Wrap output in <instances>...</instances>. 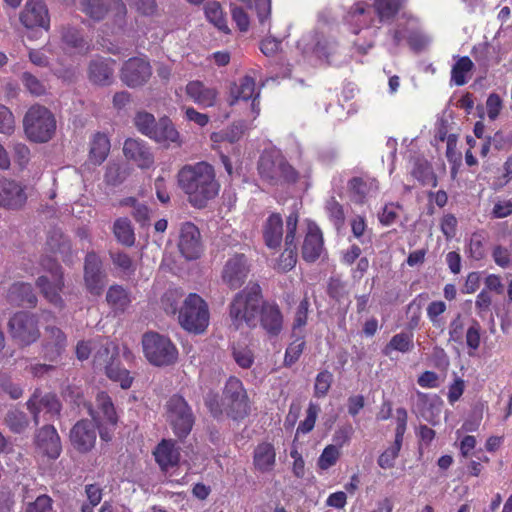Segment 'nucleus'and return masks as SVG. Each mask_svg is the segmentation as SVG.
I'll use <instances>...</instances> for the list:
<instances>
[{
	"instance_id": "f257e3e1",
	"label": "nucleus",
	"mask_w": 512,
	"mask_h": 512,
	"mask_svg": "<svg viewBox=\"0 0 512 512\" xmlns=\"http://www.w3.org/2000/svg\"><path fill=\"white\" fill-rule=\"evenodd\" d=\"M177 178L180 189L195 208H205L219 193L220 185L216 180L214 168L207 162L183 166Z\"/></svg>"
},
{
	"instance_id": "f03ea898",
	"label": "nucleus",
	"mask_w": 512,
	"mask_h": 512,
	"mask_svg": "<svg viewBox=\"0 0 512 512\" xmlns=\"http://www.w3.org/2000/svg\"><path fill=\"white\" fill-rule=\"evenodd\" d=\"M205 404L214 417L224 413L233 420H242L250 413V402L243 383L236 377H230L222 390V395L208 394Z\"/></svg>"
},
{
	"instance_id": "7ed1b4c3",
	"label": "nucleus",
	"mask_w": 512,
	"mask_h": 512,
	"mask_svg": "<svg viewBox=\"0 0 512 512\" xmlns=\"http://www.w3.org/2000/svg\"><path fill=\"white\" fill-rule=\"evenodd\" d=\"M262 302V291L258 283H249L236 293L229 305V316L235 328L239 329L244 324L255 327Z\"/></svg>"
},
{
	"instance_id": "20e7f679",
	"label": "nucleus",
	"mask_w": 512,
	"mask_h": 512,
	"mask_svg": "<svg viewBox=\"0 0 512 512\" xmlns=\"http://www.w3.org/2000/svg\"><path fill=\"white\" fill-rule=\"evenodd\" d=\"M93 365L97 369H104L107 377L119 382L121 388L128 389L132 385L133 378L129 371L122 369L118 363V347L112 342L93 343Z\"/></svg>"
},
{
	"instance_id": "39448f33",
	"label": "nucleus",
	"mask_w": 512,
	"mask_h": 512,
	"mask_svg": "<svg viewBox=\"0 0 512 512\" xmlns=\"http://www.w3.org/2000/svg\"><path fill=\"white\" fill-rule=\"evenodd\" d=\"M23 128L30 141L46 143L55 135L56 119L45 106L33 105L23 118Z\"/></svg>"
},
{
	"instance_id": "423d86ee",
	"label": "nucleus",
	"mask_w": 512,
	"mask_h": 512,
	"mask_svg": "<svg viewBox=\"0 0 512 512\" xmlns=\"http://www.w3.org/2000/svg\"><path fill=\"white\" fill-rule=\"evenodd\" d=\"M258 172L263 180L272 185L283 182L294 183L298 179L297 171L276 150L264 151L262 153L258 161Z\"/></svg>"
},
{
	"instance_id": "0eeeda50",
	"label": "nucleus",
	"mask_w": 512,
	"mask_h": 512,
	"mask_svg": "<svg viewBox=\"0 0 512 512\" xmlns=\"http://www.w3.org/2000/svg\"><path fill=\"white\" fill-rule=\"evenodd\" d=\"M177 318L187 332L202 334L209 325L208 305L198 294L190 293L185 297Z\"/></svg>"
},
{
	"instance_id": "6e6552de",
	"label": "nucleus",
	"mask_w": 512,
	"mask_h": 512,
	"mask_svg": "<svg viewBox=\"0 0 512 512\" xmlns=\"http://www.w3.org/2000/svg\"><path fill=\"white\" fill-rule=\"evenodd\" d=\"M142 345L145 357L154 366L172 365L177 360V348L166 336L155 332L145 333Z\"/></svg>"
},
{
	"instance_id": "1a4fd4ad",
	"label": "nucleus",
	"mask_w": 512,
	"mask_h": 512,
	"mask_svg": "<svg viewBox=\"0 0 512 512\" xmlns=\"http://www.w3.org/2000/svg\"><path fill=\"white\" fill-rule=\"evenodd\" d=\"M42 266L46 271V274L39 276L36 279V286L40 289V292L51 304L62 307L63 299L60 295L64 288V276L62 267L60 264L51 259H45L42 261Z\"/></svg>"
},
{
	"instance_id": "9d476101",
	"label": "nucleus",
	"mask_w": 512,
	"mask_h": 512,
	"mask_svg": "<svg viewBox=\"0 0 512 512\" xmlns=\"http://www.w3.org/2000/svg\"><path fill=\"white\" fill-rule=\"evenodd\" d=\"M165 407L166 418L174 434L180 439L186 438L191 432L195 420L186 400L180 395H173Z\"/></svg>"
},
{
	"instance_id": "9b49d317",
	"label": "nucleus",
	"mask_w": 512,
	"mask_h": 512,
	"mask_svg": "<svg viewBox=\"0 0 512 512\" xmlns=\"http://www.w3.org/2000/svg\"><path fill=\"white\" fill-rule=\"evenodd\" d=\"M8 331L12 340L22 347L29 346L40 338L38 318L24 311L16 312L9 319Z\"/></svg>"
},
{
	"instance_id": "f8f14e48",
	"label": "nucleus",
	"mask_w": 512,
	"mask_h": 512,
	"mask_svg": "<svg viewBox=\"0 0 512 512\" xmlns=\"http://www.w3.org/2000/svg\"><path fill=\"white\" fill-rule=\"evenodd\" d=\"M92 420L82 419L74 424L69 433V438L73 448L79 453L90 452L97 439L98 418L90 410Z\"/></svg>"
},
{
	"instance_id": "ddd939ff",
	"label": "nucleus",
	"mask_w": 512,
	"mask_h": 512,
	"mask_svg": "<svg viewBox=\"0 0 512 512\" xmlns=\"http://www.w3.org/2000/svg\"><path fill=\"white\" fill-rule=\"evenodd\" d=\"M33 443L37 451L50 460L58 459L62 453L61 438L51 424H45L35 430Z\"/></svg>"
},
{
	"instance_id": "4468645a",
	"label": "nucleus",
	"mask_w": 512,
	"mask_h": 512,
	"mask_svg": "<svg viewBox=\"0 0 512 512\" xmlns=\"http://www.w3.org/2000/svg\"><path fill=\"white\" fill-rule=\"evenodd\" d=\"M106 273L101 258L94 252H88L84 259V284L93 295H100L104 289Z\"/></svg>"
},
{
	"instance_id": "2eb2a0df",
	"label": "nucleus",
	"mask_w": 512,
	"mask_h": 512,
	"mask_svg": "<svg viewBox=\"0 0 512 512\" xmlns=\"http://www.w3.org/2000/svg\"><path fill=\"white\" fill-rule=\"evenodd\" d=\"M152 69L146 60L139 57L128 59L122 66L120 71L121 81L131 88L144 85L150 79Z\"/></svg>"
},
{
	"instance_id": "dca6fc26",
	"label": "nucleus",
	"mask_w": 512,
	"mask_h": 512,
	"mask_svg": "<svg viewBox=\"0 0 512 512\" xmlns=\"http://www.w3.org/2000/svg\"><path fill=\"white\" fill-rule=\"evenodd\" d=\"M249 265L244 254H235L223 266L221 279L230 289L240 288L249 274Z\"/></svg>"
},
{
	"instance_id": "f3484780",
	"label": "nucleus",
	"mask_w": 512,
	"mask_h": 512,
	"mask_svg": "<svg viewBox=\"0 0 512 512\" xmlns=\"http://www.w3.org/2000/svg\"><path fill=\"white\" fill-rule=\"evenodd\" d=\"M80 9L93 20H102L108 11L123 20L127 9L122 0H79Z\"/></svg>"
},
{
	"instance_id": "a211bd4d",
	"label": "nucleus",
	"mask_w": 512,
	"mask_h": 512,
	"mask_svg": "<svg viewBox=\"0 0 512 512\" xmlns=\"http://www.w3.org/2000/svg\"><path fill=\"white\" fill-rule=\"evenodd\" d=\"M178 248L187 260L198 259L203 251L200 231L191 222L181 225Z\"/></svg>"
},
{
	"instance_id": "6ab92c4d",
	"label": "nucleus",
	"mask_w": 512,
	"mask_h": 512,
	"mask_svg": "<svg viewBox=\"0 0 512 512\" xmlns=\"http://www.w3.org/2000/svg\"><path fill=\"white\" fill-rule=\"evenodd\" d=\"M27 409L33 416L35 425L39 424V415L42 410L49 414L51 418L60 414L62 405L55 394L46 393L44 395L36 389L30 399L27 401Z\"/></svg>"
},
{
	"instance_id": "aec40b11",
	"label": "nucleus",
	"mask_w": 512,
	"mask_h": 512,
	"mask_svg": "<svg viewBox=\"0 0 512 512\" xmlns=\"http://www.w3.org/2000/svg\"><path fill=\"white\" fill-rule=\"evenodd\" d=\"M298 215L291 213L286 220V237H285V250L280 255L277 269L281 272L291 270L297 260L296 245L294 244L295 232L297 229Z\"/></svg>"
},
{
	"instance_id": "412c9836",
	"label": "nucleus",
	"mask_w": 512,
	"mask_h": 512,
	"mask_svg": "<svg viewBox=\"0 0 512 512\" xmlns=\"http://www.w3.org/2000/svg\"><path fill=\"white\" fill-rule=\"evenodd\" d=\"M27 201L25 187L15 180L0 179V206L6 209L17 210Z\"/></svg>"
},
{
	"instance_id": "4be33fe9",
	"label": "nucleus",
	"mask_w": 512,
	"mask_h": 512,
	"mask_svg": "<svg viewBox=\"0 0 512 512\" xmlns=\"http://www.w3.org/2000/svg\"><path fill=\"white\" fill-rule=\"evenodd\" d=\"M20 21L26 28L40 27L47 30L50 18L46 5L39 0H27L20 14Z\"/></svg>"
},
{
	"instance_id": "5701e85b",
	"label": "nucleus",
	"mask_w": 512,
	"mask_h": 512,
	"mask_svg": "<svg viewBox=\"0 0 512 512\" xmlns=\"http://www.w3.org/2000/svg\"><path fill=\"white\" fill-rule=\"evenodd\" d=\"M124 156L136 163L141 169H148L154 164V156L150 147L142 140L128 138L123 145Z\"/></svg>"
},
{
	"instance_id": "b1692460",
	"label": "nucleus",
	"mask_w": 512,
	"mask_h": 512,
	"mask_svg": "<svg viewBox=\"0 0 512 512\" xmlns=\"http://www.w3.org/2000/svg\"><path fill=\"white\" fill-rule=\"evenodd\" d=\"M6 299L14 307L35 308L38 302L34 288L30 283H13L7 291Z\"/></svg>"
},
{
	"instance_id": "393cba45",
	"label": "nucleus",
	"mask_w": 512,
	"mask_h": 512,
	"mask_svg": "<svg viewBox=\"0 0 512 512\" xmlns=\"http://www.w3.org/2000/svg\"><path fill=\"white\" fill-rule=\"evenodd\" d=\"M258 316L261 327L270 336H277L281 332L283 316L278 305L263 301Z\"/></svg>"
},
{
	"instance_id": "a878e982",
	"label": "nucleus",
	"mask_w": 512,
	"mask_h": 512,
	"mask_svg": "<svg viewBox=\"0 0 512 512\" xmlns=\"http://www.w3.org/2000/svg\"><path fill=\"white\" fill-rule=\"evenodd\" d=\"M443 401L437 395L417 392V412L426 422L436 425L439 420Z\"/></svg>"
},
{
	"instance_id": "bb28decb",
	"label": "nucleus",
	"mask_w": 512,
	"mask_h": 512,
	"mask_svg": "<svg viewBox=\"0 0 512 512\" xmlns=\"http://www.w3.org/2000/svg\"><path fill=\"white\" fill-rule=\"evenodd\" d=\"M67 338L64 332L56 326L45 328V358L50 362H57V359L65 350Z\"/></svg>"
},
{
	"instance_id": "cd10ccee",
	"label": "nucleus",
	"mask_w": 512,
	"mask_h": 512,
	"mask_svg": "<svg viewBox=\"0 0 512 512\" xmlns=\"http://www.w3.org/2000/svg\"><path fill=\"white\" fill-rule=\"evenodd\" d=\"M187 96L201 107H211L215 104L217 91L206 87L201 81H190L186 85Z\"/></svg>"
},
{
	"instance_id": "c85d7f7f",
	"label": "nucleus",
	"mask_w": 512,
	"mask_h": 512,
	"mask_svg": "<svg viewBox=\"0 0 512 512\" xmlns=\"http://www.w3.org/2000/svg\"><path fill=\"white\" fill-rule=\"evenodd\" d=\"M283 237V220L280 214H271L263 228V238L265 244L270 249H276L280 246Z\"/></svg>"
},
{
	"instance_id": "c756f323",
	"label": "nucleus",
	"mask_w": 512,
	"mask_h": 512,
	"mask_svg": "<svg viewBox=\"0 0 512 512\" xmlns=\"http://www.w3.org/2000/svg\"><path fill=\"white\" fill-rule=\"evenodd\" d=\"M113 61L104 59L92 60L88 67L89 80L96 85H109L113 80Z\"/></svg>"
},
{
	"instance_id": "7c9ffc66",
	"label": "nucleus",
	"mask_w": 512,
	"mask_h": 512,
	"mask_svg": "<svg viewBox=\"0 0 512 512\" xmlns=\"http://www.w3.org/2000/svg\"><path fill=\"white\" fill-rule=\"evenodd\" d=\"M323 251V237L318 228L309 229L302 246V256L308 262L317 260Z\"/></svg>"
},
{
	"instance_id": "2f4dec72",
	"label": "nucleus",
	"mask_w": 512,
	"mask_h": 512,
	"mask_svg": "<svg viewBox=\"0 0 512 512\" xmlns=\"http://www.w3.org/2000/svg\"><path fill=\"white\" fill-rule=\"evenodd\" d=\"M276 453L272 444L260 443L254 450L253 463L260 472H270L275 465Z\"/></svg>"
},
{
	"instance_id": "473e14b6",
	"label": "nucleus",
	"mask_w": 512,
	"mask_h": 512,
	"mask_svg": "<svg viewBox=\"0 0 512 512\" xmlns=\"http://www.w3.org/2000/svg\"><path fill=\"white\" fill-rule=\"evenodd\" d=\"M154 141L158 143H179V133L175 129L174 125L172 124L171 120L167 117L160 118L159 121H157L156 126L153 129V132L151 133L150 137Z\"/></svg>"
},
{
	"instance_id": "72a5a7b5",
	"label": "nucleus",
	"mask_w": 512,
	"mask_h": 512,
	"mask_svg": "<svg viewBox=\"0 0 512 512\" xmlns=\"http://www.w3.org/2000/svg\"><path fill=\"white\" fill-rule=\"evenodd\" d=\"M154 455L159 466L165 470L176 466L179 462V452L172 440H162L157 446Z\"/></svg>"
},
{
	"instance_id": "f704fd0d",
	"label": "nucleus",
	"mask_w": 512,
	"mask_h": 512,
	"mask_svg": "<svg viewBox=\"0 0 512 512\" xmlns=\"http://www.w3.org/2000/svg\"><path fill=\"white\" fill-rule=\"evenodd\" d=\"M185 293L181 288H170L160 298V307L167 315L178 316Z\"/></svg>"
},
{
	"instance_id": "c9c22d12",
	"label": "nucleus",
	"mask_w": 512,
	"mask_h": 512,
	"mask_svg": "<svg viewBox=\"0 0 512 512\" xmlns=\"http://www.w3.org/2000/svg\"><path fill=\"white\" fill-rule=\"evenodd\" d=\"M106 301L114 312L123 313L131 303L129 292L121 285H112L106 294Z\"/></svg>"
},
{
	"instance_id": "e433bc0d",
	"label": "nucleus",
	"mask_w": 512,
	"mask_h": 512,
	"mask_svg": "<svg viewBox=\"0 0 512 512\" xmlns=\"http://www.w3.org/2000/svg\"><path fill=\"white\" fill-rule=\"evenodd\" d=\"M110 151V141L103 133H96L90 143L89 159L95 165L105 161Z\"/></svg>"
},
{
	"instance_id": "4c0bfd02",
	"label": "nucleus",
	"mask_w": 512,
	"mask_h": 512,
	"mask_svg": "<svg viewBox=\"0 0 512 512\" xmlns=\"http://www.w3.org/2000/svg\"><path fill=\"white\" fill-rule=\"evenodd\" d=\"M254 91H255L254 79L250 76H244L243 78L240 79L239 85L234 83V84H232V86L230 88V93L233 98V100L231 101V105H233L239 99L247 101V100L253 98Z\"/></svg>"
},
{
	"instance_id": "58836bf2",
	"label": "nucleus",
	"mask_w": 512,
	"mask_h": 512,
	"mask_svg": "<svg viewBox=\"0 0 512 512\" xmlns=\"http://www.w3.org/2000/svg\"><path fill=\"white\" fill-rule=\"evenodd\" d=\"M113 232L121 244L125 246H132L135 243V235L128 218H119L114 222Z\"/></svg>"
},
{
	"instance_id": "ea45409f",
	"label": "nucleus",
	"mask_w": 512,
	"mask_h": 512,
	"mask_svg": "<svg viewBox=\"0 0 512 512\" xmlns=\"http://www.w3.org/2000/svg\"><path fill=\"white\" fill-rule=\"evenodd\" d=\"M47 245L54 253L62 255L71 254V243L69 239L58 229H53L49 232L47 238Z\"/></svg>"
},
{
	"instance_id": "a19ab883",
	"label": "nucleus",
	"mask_w": 512,
	"mask_h": 512,
	"mask_svg": "<svg viewBox=\"0 0 512 512\" xmlns=\"http://www.w3.org/2000/svg\"><path fill=\"white\" fill-rule=\"evenodd\" d=\"M62 42L69 48L82 51L88 48L80 31L72 26H63L61 29Z\"/></svg>"
},
{
	"instance_id": "79ce46f5",
	"label": "nucleus",
	"mask_w": 512,
	"mask_h": 512,
	"mask_svg": "<svg viewBox=\"0 0 512 512\" xmlns=\"http://www.w3.org/2000/svg\"><path fill=\"white\" fill-rule=\"evenodd\" d=\"M205 14L209 22L216 26L220 31L229 33L230 29L223 16V11L220 4L216 1H210L205 6Z\"/></svg>"
},
{
	"instance_id": "37998d69",
	"label": "nucleus",
	"mask_w": 512,
	"mask_h": 512,
	"mask_svg": "<svg viewBox=\"0 0 512 512\" xmlns=\"http://www.w3.org/2000/svg\"><path fill=\"white\" fill-rule=\"evenodd\" d=\"M4 422L16 434L22 433L29 425L26 414L19 410H9L5 415Z\"/></svg>"
},
{
	"instance_id": "c03bdc74",
	"label": "nucleus",
	"mask_w": 512,
	"mask_h": 512,
	"mask_svg": "<svg viewBox=\"0 0 512 512\" xmlns=\"http://www.w3.org/2000/svg\"><path fill=\"white\" fill-rule=\"evenodd\" d=\"M474 64L468 56L461 57L453 65L451 79L457 86H463L466 83L465 73L472 70Z\"/></svg>"
},
{
	"instance_id": "a18cd8bd",
	"label": "nucleus",
	"mask_w": 512,
	"mask_h": 512,
	"mask_svg": "<svg viewBox=\"0 0 512 512\" xmlns=\"http://www.w3.org/2000/svg\"><path fill=\"white\" fill-rule=\"evenodd\" d=\"M403 0H376L374 7L381 21L393 18L402 6Z\"/></svg>"
},
{
	"instance_id": "49530a36",
	"label": "nucleus",
	"mask_w": 512,
	"mask_h": 512,
	"mask_svg": "<svg viewBox=\"0 0 512 512\" xmlns=\"http://www.w3.org/2000/svg\"><path fill=\"white\" fill-rule=\"evenodd\" d=\"M96 402L98 409L103 414V418L108 423L115 425L117 423V415L111 398L105 392H100L97 395Z\"/></svg>"
},
{
	"instance_id": "de8ad7c7",
	"label": "nucleus",
	"mask_w": 512,
	"mask_h": 512,
	"mask_svg": "<svg viewBox=\"0 0 512 512\" xmlns=\"http://www.w3.org/2000/svg\"><path fill=\"white\" fill-rule=\"evenodd\" d=\"M295 339L288 346L285 352L284 363L287 366L294 364L301 356L305 347L304 334L299 333L298 335H292Z\"/></svg>"
},
{
	"instance_id": "09e8293b",
	"label": "nucleus",
	"mask_w": 512,
	"mask_h": 512,
	"mask_svg": "<svg viewBox=\"0 0 512 512\" xmlns=\"http://www.w3.org/2000/svg\"><path fill=\"white\" fill-rule=\"evenodd\" d=\"M110 258L115 267L127 275H132L136 271V265L131 257L120 251H110Z\"/></svg>"
},
{
	"instance_id": "8fccbe9b",
	"label": "nucleus",
	"mask_w": 512,
	"mask_h": 512,
	"mask_svg": "<svg viewBox=\"0 0 512 512\" xmlns=\"http://www.w3.org/2000/svg\"><path fill=\"white\" fill-rule=\"evenodd\" d=\"M156 123L154 115L145 111L137 112L134 117V125L138 131L148 137H150L153 132Z\"/></svg>"
},
{
	"instance_id": "3c124183",
	"label": "nucleus",
	"mask_w": 512,
	"mask_h": 512,
	"mask_svg": "<svg viewBox=\"0 0 512 512\" xmlns=\"http://www.w3.org/2000/svg\"><path fill=\"white\" fill-rule=\"evenodd\" d=\"M21 81L26 90L34 96H42L46 93L45 84L30 72H23Z\"/></svg>"
},
{
	"instance_id": "603ef678",
	"label": "nucleus",
	"mask_w": 512,
	"mask_h": 512,
	"mask_svg": "<svg viewBox=\"0 0 512 512\" xmlns=\"http://www.w3.org/2000/svg\"><path fill=\"white\" fill-rule=\"evenodd\" d=\"M348 187L352 201L358 204L364 203L368 191L366 182L360 177H353L349 181Z\"/></svg>"
},
{
	"instance_id": "864d4df0",
	"label": "nucleus",
	"mask_w": 512,
	"mask_h": 512,
	"mask_svg": "<svg viewBox=\"0 0 512 512\" xmlns=\"http://www.w3.org/2000/svg\"><path fill=\"white\" fill-rule=\"evenodd\" d=\"M481 324L472 319L465 334L466 345L470 350L476 351L481 343Z\"/></svg>"
},
{
	"instance_id": "5fc2aeb1",
	"label": "nucleus",
	"mask_w": 512,
	"mask_h": 512,
	"mask_svg": "<svg viewBox=\"0 0 512 512\" xmlns=\"http://www.w3.org/2000/svg\"><path fill=\"white\" fill-rule=\"evenodd\" d=\"M308 308H309L308 299L307 298L302 299L301 302L299 303L296 313H295V318H294V323H293V328H292V335H298L299 333H303L302 329L307 323Z\"/></svg>"
},
{
	"instance_id": "6e6d98bb",
	"label": "nucleus",
	"mask_w": 512,
	"mask_h": 512,
	"mask_svg": "<svg viewBox=\"0 0 512 512\" xmlns=\"http://www.w3.org/2000/svg\"><path fill=\"white\" fill-rule=\"evenodd\" d=\"M333 381V375L328 370L320 372L315 379L314 395L317 398L326 396Z\"/></svg>"
},
{
	"instance_id": "4d7b16f0",
	"label": "nucleus",
	"mask_w": 512,
	"mask_h": 512,
	"mask_svg": "<svg viewBox=\"0 0 512 512\" xmlns=\"http://www.w3.org/2000/svg\"><path fill=\"white\" fill-rule=\"evenodd\" d=\"M413 348L412 335L407 333H399L394 335L389 341L386 349L396 350L406 353Z\"/></svg>"
},
{
	"instance_id": "13d9d810",
	"label": "nucleus",
	"mask_w": 512,
	"mask_h": 512,
	"mask_svg": "<svg viewBox=\"0 0 512 512\" xmlns=\"http://www.w3.org/2000/svg\"><path fill=\"white\" fill-rule=\"evenodd\" d=\"M339 456L340 452L336 445H328L318 459V467L322 470L330 468L337 462Z\"/></svg>"
},
{
	"instance_id": "bf43d9fd",
	"label": "nucleus",
	"mask_w": 512,
	"mask_h": 512,
	"mask_svg": "<svg viewBox=\"0 0 512 512\" xmlns=\"http://www.w3.org/2000/svg\"><path fill=\"white\" fill-rule=\"evenodd\" d=\"M125 178L126 173L119 164L110 163L107 165L104 179L108 185L117 186L121 184Z\"/></svg>"
},
{
	"instance_id": "052dcab7",
	"label": "nucleus",
	"mask_w": 512,
	"mask_h": 512,
	"mask_svg": "<svg viewBox=\"0 0 512 512\" xmlns=\"http://www.w3.org/2000/svg\"><path fill=\"white\" fill-rule=\"evenodd\" d=\"M15 130V118L13 113L0 104V133L11 135Z\"/></svg>"
},
{
	"instance_id": "680f3d73",
	"label": "nucleus",
	"mask_w": 512,
	"mask_h": 512,
	"mask_svg": "<svg viewBox=\"0 0 512 512\" xmlns=\"http://www.w3.org/2000/svg\"><path fill=\"white\" fill-rule=\"evenodd\" d=\"M413 176L424 185L431 184L433 187L437 185L435 174L428 164L417 165L413 170Z\"/></svg>"
},
{
	"instance_id": "e2e57ef3",
	"label": "nucleus",
	"mask_w": 512,
	"mask_h": 512,
	"mask_svg": "<svg viewBox=\"0 0 512 512\" xmlns=\"http://www.w3.org/2000/svg\"><path fill=\"white\" fill-rule=\"evenodd\" d=\"M464 326L462 315L458 313L449 324V342L463 343Z\"/></svg>"
},
{
	"instance_id": "0e129e2a",
	"label": "nucleus",
	"mask_w": 512,
	"mask_h": 512,
	"mask_svg": "<svg viewBox=\"0 0 512 512\" xmlns=\"http://www.w3.org/2000/svg\"><path fill=\"white\" fill-rule=\"evenodd\" d=\"M52 504V498L46 494H42L34 501L27 503L25 512H48L52 510Z\"/></svg>"
},
{
	"instance_id": "69168bd1",
	"label": "nucleus",
	"mask_w": 512,
	"mask_h": 512,
	"mask_svg": "<svg viewBox=\"0 0 512 512\" xmlns=\"http://www.w3.org/2000/svg\"><path fill=\"white\" fill-rule=\"evenodd\" d=\"M143 16H154L157 14L158 5L156 0H127Z\"/></svg>"
},
{
	"instance_id": "338daca9",
	"label": "nucleus",
	"mask_w": 512,
	"mask_h": 512,
	"mask_svg": "<svg viewBox=\"0 0 512 512\" xmlns=\"http://www.w3.org/2000/svg\"><path fill=\"white\" fill-rule=\"evenodd\" d=\"M318 412H319L318 405H316L314 403H310L308 406V409H307L306 418L304 421L300 422V424L297 428V432H301L304 434L310 432L315 426Z\"/></svg>"
},
{
	"instance_id": "774afa93",
	"label": "nucleus",
	"mask_w": 512,
	"mask_h": 512,
	"mask_svg": "<svg viewBox=\"0 0 512 512\" xmlns=\"http://www.w3.org/2000/svg\"><path fill=\"white\" fill-rule=\"evenodd\" d=\"M233 358L235 362L244 369L250 368L254 362V356L247 347L233 348Z\"/></svg>"
}]
</instances>
